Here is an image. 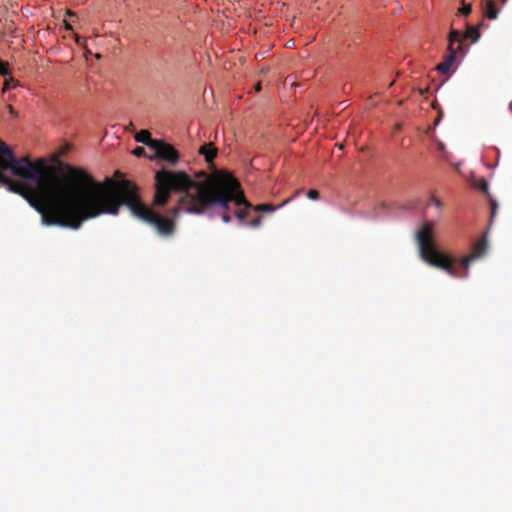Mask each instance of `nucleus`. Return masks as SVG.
<instances>
[{
  "label": "nucleus",
  "mask_w": 512,
  "mask_h": 512,
  "mask_svg": "<svg viewBox=\"0 0 512 512\" xmlns=\"http://www.w3.org/2000/svg\"><path fill=\"white\" fill-rule=\"evenodd\" d=\"M443 116V113L440 111L439 114H438V117L437 119L435 120V125H437L441 119V117Z\"/></svg>",
  "instance_id": "4be33fe9"
},
{
  "label": "nucleus",
  "mask_w": 512,
  "mask_h": 512,
  "mask_svg": "<svg viewBox=\"0 0 512 512\" xmlns=\"http://www.w3.org/2000/svg\"><path fill=\"white\" fill-rule=\"evenodd\" d=\"M16 86H18V81L14 79L11 75H9L5 77L2 92L5 93L7 90L14 88Z\"/></svg>",
  "instance_id": "f8f14e48"
},
{
  "label": "nucleus",
  "mask_w": 512,
  "mask_h": 512,
  "mask_svg": "<svg viewBox=\"0 0 512 512\" xmlns=\"http://www.w3.org/2000/svg\"><path fill=\"white\" fill-rule=\"evenodd\" d=\"M74 37H75V41H76V43H77L78 45L83 46V47L85 46V44H86V39H85V38H82V37H80V36H79V35H77V34H75V36H74Z\"/></svg>",
  "instance_id": "6ab92c4d"
},
{
  "label": "nucleus",
  "mask_w": 512,
  "mask_h": 512,
  "mask_svg": "<svg viewBox=\"0 0 512 512\" xmlns=\"http://www.w3.org/2000/svg\"><path fill=\"white\" fill-rule=\"evenodd\" d=\"M500 14L495 0H484L482 6L483 20H496Z\"/></svg>",
  "instance_id": "0eeeda50"
},
{
  "label": "nucleus",
  "mask_w": 512,
  "mask_h": 512,
  "mask_svg": "<svg viewBox=\"0 0 512 512\" xmlns=\"http://www.w3.org/2000/svg\"><path fill=\"white\" fill-rule=\"evenodd\" d=\"M222 210V208H220ZM230 209V207L226 210L223 209L224 213L222 215V220L223 222L225 223H229L231 222V216L227 213V211Z\"/></svg>",
  "instance_id": "f3484780"
},
{
  "label": "nucleus",
  "mask_w": 512,
  "mask_h": 512,
  "mask_svg": "<svg viewBox=\"0 0 512 512\" xmlns=\"http://www.w3.org/2000/svg\"><path fill=\"white\" fill-rule=\"evenodd\" d=\"M416 241L419 255L430 266L444 270L455 278H466L469 274L470 264L486 254L488 243L486 237L480 238L472 247L469 255L457 259L439 251L434 243L433 224L425 222L416 232Z\"/></svg>",
  "instance_id": "7ed1b4c3"
},
{
  "label": "nucleus",
  "mask_w": 512,
  "mask_h": 512,
  "mask_svg": "<svg viewBox=\"0 0 512 512\" xmlns=\"http://www.w3.org/2000/svg\"><path fill=\"white\" fill-rule=\"evenodd\" d=\"M256 90L259 91L260 90V84H257L256 86Z\"/></svg>",
  "instance_id": "a878e982"
},
{
  "label": "nucleus",
  "mask_w": 512,
  "mask_h": 512,
  "mask_svg": "<svg viewBox=\"0 0 512 512\" xmlns=\"http://www.w3.org/2000/svg\"><path fill=\"white\" fill-rule=\"evenodd\" d=\"M301 193V190H298L295 192V194L284 200L281 204L275 206V205H272V204H259V205H256L254 206V210L257 211V212H274L276 211L277 209L281 208V207H284L285 205H287L289 202L292 201L293 198H295L296 196H298L299 194Z\"/></svg>",
  "instance_id": "6e6552de"
},
{
  "label": "nucleus",
  "mask_w": 512,
  "mask_h": 512,
  "mask_svg": "<svg viewBox=\"0 0 512 512\" xmlns=\"http://www.w3.org/2000/svg\"><path fill=\"white\" fill-rule=\"evenodd\" d=\"M496 213V205L495 203H492V216H494Z\"/></svg>",
  "instance_id": "5701e85b"
},
{
  "label": "nucleus",
  "mask_w": 512,
  "mask_h": 512,
  "mask_svg": "<svg viewBox=\"0 0 512 512\" xmlns=\"http://www.w3.org/2000/svg\"><path fill=\"white\" fill-rule=\"evenodd\" d=\"M448 49L449 54L446 56L445 60L437 66V70L443 74L447 73L450 70L452 64L455 61L457 51L462 50V45L458 44L457 48L454 49L453 43L449 42Z\"/></svg>",
  "instance_id": "423d86ee"
},
{
  "label": "nucleus",
  "mask_w": 512,
  "mask_h": 512,
  "mask_svg": "<svg viewBox=\"0 0 512 512\" xmlns=\"http://www.w3.org/2000/svg\"><path fill=\"white\" fill-rule=\"evenodd\" d=\"M261 222H262V217L258 216L255 219L251 220L249 225L253 228H257L261 225Z\"/></svg>",
  "instance_id": "dca6fc26"
},
{
  "label": "nucleus",
  "mask_w": 512,
  "mask_h": 512,
  "mask_svg": "<svg viewBox=\"0 0 512 512\" xmlns=\"http://www.w3.org/2000/svg\"><path fill=\"white\" fill-rule=\"evenodd\" d=\"M472 11V6L471 4H464L462 6V8L459 9V12L462 13L463 15H469Z\"/></svg>",
  "instance_id": "2eb2a0df"
},
{
  "label": "nucleus",
  "mask_w": 512,
  "mask_h": 512,
  "mask_svg": "<svg viewBox=\"0 0 512 512\" xmlns=\"http://www.w3.org/2000/svg\"><path fill=\"white\" fill-rule=\"evenodd\" d=\"M135 140L137 142H140V143H143L145 145H147L150 149H153V143L154 142H157L158 140L156 139H153L151 137V134L148 130H140L136 135H135Z\"/></svg>",
  "instance_id": "9d476101"
},
{
  "label": "nucleus",
  "mask_w": 512,
  "mask_h": 512,
  "mask_svg": "<svg viewBox=\"0 0 512 512\" xmlns=\"http://www.w3.org/2000/svg\"><path fill=\"white\" fill-rule=\"evenodd\" d=\"M153 151L155 156L161 160L167 161L168 163L175 165L179 160V154L173 146L163 141L158 140L153 143Z\"/></svg>",
  "instance_id": "39448f33"
},
{
  "label": "nucleus",
  "mask_w": 512,
  "mask_h": 512,
  "mask_svg": "<svg viewBox=\"0 0 512 512\" xmlns=\"http://www.w3.org/2000/svg\"><path fill=\"white\" fill-rule=\"evenodd\" d=\"M133 154L136 155V156H143L145 155V149L143 147H136L134 150H133Z\"/></svg>",
  "instance_id": "a211bd4d"
},
{
  "label": "nucleus",
  "mask_w": 512,
  "mask_h": 512,
  "mask_svg": "<svg viewBox=\"0 0 512 512\" xmlns=\"http://www.w3.org/2000/svg\"><path fill=\"white\" fill-rule=\"evenodd\" d=\"M0 75L3 76V77H7V76L10 75L7 62H3L2 61L0 63Z\"/></svg>",
  "instance_id": "ddd939ff"
},
{
  "label": "nucleus",
  "mask_w": 512,
  "mask_h": 512,
  "mask_svg": "<svg viewBox=\"0 0 512 512\" xmlns=\"http://www.w3.org/2000/svg\"><path fill=\"white\" fill-rule=\"evenodd\" d=\"M2 62V60L0 59V63Z\"/></svg>",
  "instance_id": "bb28decb"
},
{
  "label": "nucleus",
  "mask_w": 512,
  "mask_h": 512,
  "mask_svg": "<svg viewBox=\"0 0 512 512\" xmlns=\"http://www.w3.org/2000/svg\"><path fill=\"white\" fill-rule=\"evenodd\" d=\"M486 27H488V26L485 24V22L481 21L476 26L468 25L466 32L464 34H462L461 32H459L457 30L452 29L449 33V42H451V43L458 42L459 44H461V42L464 39L469 38V39H471L472 43H476L481 37L480 30L482 28H486Z\"/></svg>",
  "instance_id": "20e7f679"
},
{
  "label": "nucleus",
  "mask_w": 512,
  "mask_h": 512,
  "mask_svg": "<svg viewBox=\"0 0 512 512\" xmlns=\"http://www.w3.org/2000/svg\"><path fill=\"white\" fill-rule=\"evenodd\" d=\"M481 188H482V189H486V188H487V183H486V182H484L483 184H481Z\"/></svg>",
  "instance_id": "b1692460"
},
{
  "label": "nucleus",
  "mask_w": 512,
  "mask_h": 512,
  "mask_svg": "<svg viewBox=\"0 0 512 512\" xmlns=\"http://www.w3.org/2000/svg\"><path fill=\"white\" fill-rule=\"evenodd\" d=\"M64 27L67 30H72V25L67 20H64Z\"/></svg>",
  "instance_id": "412c9836"
},
{
  "label": "nucleus",
  "mask_w": 512,
  "mask_h": 512,
  "mask_svg": "<svg viewBox=\"0 0 512 512\" xmlns=\"http://www.w3.org/2000/svg\"><path fill=\"white\" fill-rule=\"evenodd\" d=\"M0 184L22 196L41 216L42 224L79 229L103 214L117 215L125 205L138 219L170 237V218L144 204L129 180L109 177L98 182L85 169L66 162L49 166L45 159L17 158L0 140Z\"/></svg>",
  "instance_id": "f257e3e1"
},
{
  "label": "nucleus",
  "mask_w": 512,
  "mask_h": 512,
  "mask_svg": "<svg viewBox=\"0 0 512 512\" xmlns=\"http://www.w3.org/2000/svg\"><path fill=\"white\" fill-rule=\"evenodd\" d=\"M307 197L310 199V200H318L319 197H320V194L317 190L315 189H310L308 192H307Z\"/></svg>",
  "instance_id": "4468645a"
},
{
  "label": "nucleus",
  "mask_w": 512,
  "mask_h": 512,
  "mask_svg": "<svg viewBox=\"0 0 512 512\" xmlns=\"http://www.w3.org/2000/svg\"><path fill=\"white\" fill-rule=\"evenodd\" d=\"M431 203H433L437 208H440L442 203L441 201L436 197H431Z\"/></svg>",
  "instance_id": "aec40b11"
},
{
  "label": "nucleus",
  "mask_w": 512,
  "mask_h": 512,
  "mask_svg": "<svg viewBox=\"0 0 512 512\" xmlns=\"http://www.w3.org/2000/svg\"><path fill=\"white\" fill-rule=\"evenodd\" d=\"M235 204L237 205L236 202H235ZM242 205L244 206V208L237 210L235 212L236 217L241 221H243L248 216V209L252 207V205L247 200H246V203L238 204V206H242Z\"/></svg>",
  "instance_id": "9b49d317"
},
{
  "label": "nucleus",
  "mask_w": 512,
  "mask_h": 512,
  "mask_svg": "<svg viewBox=\"0 0 512 512\" xmlns=\"http://www.w3.org/2000/svg\"><path fill=\"white\" fill-rule=\"evenodd\" d=\"M192 179L185 171L161 169L155 173L153 204L165 206L172 192L180 193L177 206L170 210L173 217L180 212L203 214L213 208H229V203H246L241 185L230 173L199 171Z\"/></svg>",
  "instance_id": "f03ea898"
},
{
  "label": "nucleus",
  "mask_w": 512,
  "mask_h": 512,
  "mask_svg": "<svg viewBox=\"0 0 512 512\" xmlns=\"http://www.w3.org/2000/svg\"><path fill=\"white\" fill-rule=\"evenodd\" d=\"M199 153L205 157V160L208 163H212L213 159L217 155V149L212 143L204 144L200 147Z\"/></svg>",
  "instance_id": "1a4fd4ad"
},
{
  "label": "nucleus",
  "mask_w": 512,
  "mask_h": 512,
  "mask_svg": "<svg viewBox=\"0 0 512 512\" xmlns=\"http://www.w3.org/2000/svg\"><path fill=\"white\" fill-rule=\"evenodd\" d=\"M501 5H505L507 3L508 0H499Z\"/></svg>",
  "instance_id": "393cba45"
}]
</instances>
